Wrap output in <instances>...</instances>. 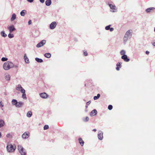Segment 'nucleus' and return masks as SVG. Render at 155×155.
<instances>
[{
    "label": "nucleus",
    "instance_id": "obj_2",
    "mask_svg": "<svg viewBox=\"0 0 155 155\" xmlns=\"http://www.w3.org/2000/svg\"><path fill=\"white\" fill-rule=\"evenodd\" d=\"M16 148V146L13 145L11 144L8 145L7 146V149L8 151L9 152H14Z\"/></svg>",
    "mask_w": 155,
    "mask_h": 155
},
{
    "label": "nucleus",
    "instance_id": "obj_4",
    "mask_svg": "<svg viewBox=\"0 0 155 155\" xmlns=\"http://www.w3.org/2000/svg\"><path fill=\"white\" fill-rule=\"evenodd\" d=\"M131 31V30H128L125 34L124 38V43L127 41L130 36L132 35Z\"/></svg>",
    "mask_w": 155,
    "mask_h": 155
},
{
    "label": "nucleus",
    "instance_id": "obj_49",
    "mask_svg": "<svg viewBox=\"0 0 155 155\" xmlns=\"http://www.w3.org/2000/svg\"><path fill=\"white\" fill-rule=\"evenodd\" d=\"M18 67V66L17 65H14V67L15 68H17Z\"/></svg>",
    "mask_w": 155,
    "mask_h": 155
},
{
    "label": "nucleus",
    "instance_id": "obj_1",
    "mask_svg": "<svg viewBox=\"0 0 155 155\" xmlns=\"http://www.w3.org/2000/svg\"><path fill=\"white\" fill-rule=\"evenodd\" d=\"M14 67V64L11 62L7 61L5 62L3 65V68L5 70H8Z\"/></svg>",
    "mask_w": 155,
    "mask_h": 155
},
{
    "label": "nucleus",
    "instance_id": "obj_51",
    "mask_svg": "<svg viewBox=\"0 0 155 155\" xmlns=\"http://www.w3.org/2000/svg\"><path fill=\"white\" fill-rule=\"evenodd\" d=\"M2 134L1 132H0V138L2 137Z\"/></svg>",
    "mask_w": 155,
    "mask_h": 155
},
{
    "label": "nucleus",
    "instance_id": "obj_19",
    "mask_svg": "<svg viewBox=\"0 0 155 155\" xmlns=\"http://www.w3.org/2000/svg\"><path fill=\"white\" fill-rule=\"evenodd\" d=\"M16 18V15L15 14L13 13L12 14V17L11 18V21H13Z\"/></svg>",
    "mask_w": 155,
    "mask_h": 155
},
{
    "label": "nucleus",
    "instance_id": "obj_34",
    "mask_svg": "<svg viewBox=\"0 0 155 155\" xmlns=\"http://www.w3.org/2000/svg\"><path fill=\"white\" fill-rule=\"evenodd\" d=\"M8 37L10 38H12L14 37V35L12 34L9 33L8 35Z\"/></svg>",
    "mask_w": 155,
    "mask_h": 155
},
{
    "label": "nucleus",
    "instance_id": "obj_20",
    "mask_svg": "<svg viewBox=\"0 0 155 155\" xmlns=\"http://www.w3.org/2000/svg\"><path fill=\"white\" fill-rule=\"evenodd\" d=\"M78 140L79 141V143H80L81 145L82 146H83L84 143V142L82 140V139L81 138H79L78 139Z\"/></svg>",
    "mask_w": 155,
    "mask_h": 155
},
{
    "label": "nucleus",
    "instance_id": "obj_42",
    "mask_svg": "<svg viewBox=\"0 0 155 155\" xmlns=\"http://www.w3.org/2000/svg\"><path fill=\"white\" fill-rule=\"evenodd\" d=\"M28 24L29 25H30L31 24V20H29L28 22Z\"/></svg>",
    "mask_w": 155,
    "mask_h": 155
},
{
    "label": "nucleus",
    "instance_id": "obj_5",
    "mask_svg": "<svg viewBox=\"0 0 155 155\" xmlns=\"http://www.w3.org/2000/svg\"><path fill=\"white\" fill-rule=\"evenodd\" d=\"M46 42V41L45 40H42L36 45V47L38 48L41 47L45 44Z\"/></svg>",
    "mask_w": 155,
    "mask_h": 155
},
{
    "label": "nucleus",
    "instance_id": "obj_26",
    "mask_svg": "<svg viewBox=\"0 0 155 155\" xmlns=\"http://www.w3.org/2000/svg\"><path fill=\"white\" fill-rule=\"evenodd\" d=\"M17 103V101L15 99H13L12 101V104L13 105H15L16 106Z\"/></svg>",
    "mask_w": 155,
    "mask_h": 155
},
{
    "label": "nucleus",
    "instance_id": "obj_12",
    "mask_svg": "<svg viewBox=\"0 0 155 155\" xmlns=\"http://www.w3.org/2000/svg\"><path fill=\"white\" fill-rule=\"evenodd\" d=\"M122 59H123L124 61L126 62H128L129 61L130 59L127 58V56L126 55H122L121 57Z\"/></svg>",
    "mask_w": 155,
    "mask_h": 155
},
{
    "label": "nucleus",
    "instance_id": "obj_7",
    "mask_svg": "<svg viewBox=\"0 0 155 155\" xmlns=\"http://www.w3.org/2000/svg\"><path fill=\"white\" fill-rule=\"evenodd\" d=\"M103 133L101 131H100L98 132V137L99 140H101L103 139Z\"/></svg>",
    "mask_w": 155,
    "mask_h": 155
},
{
    "label": "nucleus",
    "instance_id": "obj_32",
    "mask_svg": "<svg viewBox=\"0 0 155 155\" xmlns=\"http://www.w3.org/2000/svg\"><path fill=\"white\" fill-rule=\"evenodd\" d=\"M6 79L8 80L9 81L10 79V77L9 75H7L6 76Z\"/></svg>",
    "mask_w": 155,
    "mask_h": 155
},
{
    "label": "nucleus",
    "instance_id": "obj_18",
    "mask_svg": "<svg viewBox=\"0 0 155 155\" xmlns=\"http://www.w3.org/2000/svg\"><path fill=\"white\" fill-rule=\"evenodd\" d=\"M45 5L47 6L50 5L51 3V0H47L45 2Z\"/></svg>",
    "mask_w": 155,
    "mask_h": 155
},
{
    "label": "nucleus",
    "instance_id": "obj_24",
    "mask_svg": "<svg viewBox=\"0 0 155 155\" xmlns=\"http://www.w3.org/2000/svg\"><path fill=\"white\" fill-rule=\"evenodd\" d=\"M155 8L154 7H150L147 9L146 10V12L147 13L150 12L151 10H153Z\"/></svg>",
    "mask_w": 155,
    "mask_h": 155
},
{
    "label": "nucleus",
    "instance_id": "obj_17",
    "mask_svg": "<svg viewBox=\"0 0 155 155\" xmlns=\"http://www.w3.org/2000/svg\"><path fill=\"white\" fill-rule=\"evenodd\" d=\"M121 63L118 62L117 63V67L116 68V69L117 71H119L120 70V68L121 67Z\"/></svg>",
    "mask_w": 155,
    "mask_h": 155
},
{
    "label": "nucleus",
    "instance_id": "obj_33",
    "mask_svg": "<svg viewBox=\"0 0 155 155\" xmlns=\"http://www.w3.org/2000/svg\"><path fill=\"white\" fill-rule=\"evenodd\" d=\"M89 120V118L88 117H86L85 119H83V120L85 122L88 121Z\"/></svg>",
    "mask_w": 155,
    "mask_h": 155
},
{
    "label": "nucleus",
    "instance_id": "obj_29",
    "mask_svg": "<svg viewBox=\"0 0 155 155\" xmlns=\"http://www.w3.org/2000/svg\"><path fill=\"white\" fill-rule=\"evenodd\" d=\"M1 36L4 37H5L7 36V35L5 33L4 31H1Z\"/></svg>",
    "mask_w": 155,
    "mask_h": 155
},
{
    "label": "nucleus",
    "instance_id": "obj_8",
    "mask_svg": "<svg viewBox=\"0 0 155 155\" xmlns=\"http://www.w3.org/2000/svg\"><path fill=\"white\" fill-rule=\"evenodd\" d=\"M108 5H109V6H110V8L113 10L112 11L113 12H117V9L116 8V6L114 5H113L110 4H109Z\"/></svg>",
    "mask_w": 155,
    "mask_h": 155
},
{
    "label": "nucleus",
    "instance_id": "obj_16",
    "mask_svg": "<svg viewBox=\"0 0 155 155\" xmlns=\"http://www.w3.org/2000/svg\"><path fill=\"white\" fill-rule=\"evenodd\" d=\"M24 59L25 62L27 64L29 63V61L28 58L27 57L26 54H25L24 55Z\"/></svg>",
    "mask_w": 155,
    "mask_h": 155
},
{
    "label": "nucleus",
    "instance_id": "obj_46",
    "mask_svg": "<svg viewBox=\"0 0 155 155\" xmlns=\"http://www.w3.org/2000/svg\"><path fill=\"white\" fill-rule=\"evenodd\" d=\"M1 102H0V106L1 107H3L4 106V105L3 104H1Z\"/></svg>",
    "mask_w": 155,
    "mask_h": 155
},
{
    "label": "nucleus",
    "instance_id": "obj_21",
    "mask_svg": "<svg viewBox=\"0 0 155 155\" xmlns=\"http://www.w3.org/2000/svg\"><path fill=\"white\" fill-rule=\"evenodd\" d=\"M27 13L26 10H22L20 12V15L21 16H24Z\"/></svg>",
    "mask_w": 155,
    "mask_h": 155
},
{
    "label": "nucleus",
    "instance_id": "obj_10",
    "mask_svg": "<svg viewBox=\"0 0 155 155\" xmlns=\"http://www.w3.org/2000/svg\"><path fill=\"white\" fill-rule=\"evenodd\" d=\"M29 133L28 132L24 133L22 135V137L23 139H26L28 138L29 137Z\"/></svg>",
    "mask_w": 155,
    "mask_h": 155
},
{
    "label": "nucleus",
    "instance_id": "obj_27",
    "mask_svg": "<svg viewBox=\"0 0 155 155\" xmlns=\"http://www.w3.org/2000/svg\"><path fill=\"white\" fill-rule=\"evenodd\" d=\"M44 56L47 58H49L51 57V54L49 53H47L44 54Z\"/></svg>",
    "mask_w": 155,
    "mask_h": 155
},
{
    "label": "nucleus",
    "instance_id": "obj_23",
    "mask_svg": "<svg viewBox=\"0 0 155 155\" xmlns=\"http://www.w3.org/2000/svg\"><path fill=\"white\" fill-rule=\"evenodd\" d=\"M5 125V122L3 120H0V128L3 127Z\"/></svg>",
    "mask_w": 155,
    "mask_h": 155
},
{
    "label": "nucleus",
    "instance_id": "obj_22",
    "mask_svg": "<svg viewBox=\"0 0 155 155\" xmlns=\"http://www.w3.org/2000/svg\"><path fill=\"white\" fill-rule=\"evenodd\" d=\"M22 89H24L22 88V87L21 86V85L20 84H18L17 87H16V90L18 91H20Z\"/></svg>",
    "mask_w": 155,
    "mask_h": 155
},
{
    "label": "nucleus",
    "instance_id": "obj_14",
    "mask_svg": "<svg viewBox=\"0 0 155 155\" xmlns=\"http://www.w3.org/2000/svg\"><path fill=\"white\" fill-rule=\"evenodd\" d=\"M97 110L96 109H94L91 111L90 115L91 116H95L97 114Z\"/></svg>",
    "mask_w": 155,
    "mask_h": 155
},
{
    "label": "nucleus",
    "instance_id": "obj_53",
    "mask_svg": "<svg viewBox=\"0 0 155 155\" xmlns=\"http://www.w3.org/2000/svg\"><path fill=\"white\" fill-rule=\"evenodd\" d=\"M154 31H155V28H154Z\"/></svg>",
    "mask_w": 155,
    "mask_h": 155
},
{
    "label": "nucleus",
    "instance_id": "obj_31",
    "mask_svg": "<svg viewBox=\"0 0 155 155\" xmlns=\"http://www.w3.org/2000/svg\"><path fill=\"white\" fill-rule=\"evenodd\" d=\"M126 53L125 51L124 50H122L120 52V54L121 55H125Z\"/></svg>",
    "mask_w": 155,
    "mask_h": 155
},
{
    "label": "nucleus",
    "instance_id": "obj_11",
    "mask_svg": "<svg viewBox=\"0 0 155 155\" xmlns=\"http://www.w3.org/2000/svg\"><path fill=\"white\" fill-rule=\"evenodd\" d=\"M8 29L9 30L10 33L12 32L13 31L15 30V28L13 25H12L8 27Z\"/></svg>",
    "mask_w": 155,
    "mask_h": 155
},
{
    "label": "nucleus",
    "instance_id": "obj_36",
    "mask_svg": "<svg viewBox=\"0 0 155 155\" xmlns=\"http://www.w3.org/2000/svg\"><path fill=\"white\" fill-rule=\"evenodd\" d=\"M1 60L2 61H5L8 60V58H7L3 57L2 58Z\"/></svg>",
    "mask_w": 155,
    "mask_h": 155
},
{
    "label": "nucleus",
    "instance_id": "obj_6",
    "mask_svg": "<svg viewBox=\"0 0 155 155\" xmlns=\"http://www.w3.org/2000/svg\"><path fill=\"white\" fill-rule=\"evenodd\" d=\"M56 25H57V23L56 22H55V21L52 22L50 25H49L50 28L51 29H53L56 27Z\"/></svg>",
    "mask_w": 155,
    "mask_h": 155
},
{
    "label": "nucleus",
    "instance_id": "obj_41",
    "mask_svg": "<svg viewBox=\"0 0 155 155\" xmlns=\"http://www.w3.org/2000/svg\"><path fill=\"white\" fill-rule=\"evenodd\" d=\"M110 31H114V29L113 28H110Z\"/></svg>",
    "mask_w": 155,
    "mask_h": 155
},
{
    "label": "nucleus",
    "instance_id": "obj_9",
    "mask_svg": "<svg viewBox=\"0 0 155 155\" xmlns=\"http://www.w3.org/2000/svg\"><path fill=\"white\" fill-rule=\"evenodd\" d=\"M21 92L23 93L22 97V98L24 99H26L27 97L26 96V95L25 93V90L24 89H22L21 90Z\"/></svg>",
    "mask_w": 155,
    "mask_h": 155
},
{
    "label": "nucleus",
    "instance_id": "obj_45",
    "mask_svg": "<svg viewBox=\"0 0 155 155\" xmlns=\"http://www.w3.org/2000/svg\"><path fill=\"white\" fill-rule=\"evenodd\" d=\"M39 1L40 2L42 3H44L45 2V0H39Z\"/></svg>",
    "mask_w": 155,
    "mask_h": 155
},
{
    "label": "nucleus",
    "instance_id": "obj_44",
    "mask_svg": "<svg viewBox=\"0 0 155 155\" xmlns=\"http://www.w3.org/2000/svg\"><path fill=\"white\" fill-rule=\"evenodd\" d=\"M28 2L31 3L33 2L34 0H27Z\"/></svg>",
    "mask_w": 155,
    "mask_h": 155
},
{
    "label": "nucleus",
    "instance_id": "obj_30",
    "mask_svg": "<svg viewBox=\"0 0 155 155\" xmlns=\"http://www.w3.org/2000/svg\"><path fill=\"white\" fill-rule=\"evenodd\" d=\"M100 95L99 94H97V96H94V100H96L98 99L100 97Z\"/></svg>",
    "mask_w": 155,
    "mask_h": 155
},
{
    "label": "nucleus",
    "instance_id": "obj_47",
    "mask_svg": "<svg viewBox=\"0 0 155 155\" xmlns=\"http://www.w3.org/2000/svg\"><path fill=\"white\" fill-rule=\"evenodd\" d=\"M146 53L147 54H148L149 53V51H146Z\"/></svg>",
    "mask_w": 155,
    "mask_h": 155
},
{
    "label": "nucleus",
    "instance_id": "obj_3",
    "mask_svg": "<svg viewBox=\"0 0 155 155\" xmlns=\"http://www.w3.org/2000/svg\"><path fill=\"white\" fill-rule=\"evenodd\" d=\"M18 147L19 152L21 155H26V153L25 150L22 146L18 145Z\"/></svg>",
    "mask_w": 155,
    "mask_h": 155
},
{
    "label": "nucleus",
    "instance_id": "obj_28",
    "mask_svg": "<svg viewBox=\"0 0 155 155\" xmlns=\"http://www.w3.org/2000/svg\"><path fill=\"white\" fill-rule=\"evenodd\" d=\"M32 115V113L31 111H28L27 114V116L28 117H31Z\"/></svg>",
    "mask_w": 155,
    "mask_h": 155
},
{
    "label": "nucleus",
    "instance_id": "obj_25",
    "mask_svg": "<svg viewBox=\"0 0 155 155\" xmlns=\"http://www.w3.org/2000/svg\"><path fill=\"white\" fill-rule=\"evenodd\" d=\"M36 61L39 63H41L43 62V60L41 58H35Z\"/></svg>",
    "mask_w": 155,
    "mask_h": 155
},
{
    "label": "nucleus",
    "instance_id": "obj_48",
    "mask_svg": "<svg viewBox=\"0 0 155 155\" xmlns=\"http://www.w3.org/2000/svg\"><path fill=\"white\" fill-rule=\"evenodd\" d=\"M152 44L153 46H155V42L152 43Z\"/></svg>",
    "mask_w": 155,
    "mask_h": 155
},
{
    "label": "nucleus",
    "instance_id": "obj_52",
    "mask_svg": "<svg viewBox=\"0 0 155 155\" xmlns=\"http://www.w3.org/2000/svg\"><path fill=\"white\" fill-rule=\"evenodd\" d=\"M88 105H86V106H85V107H86V108H87V107H88V106H88Z\"/></svg>",
    "mask_w": 155,
    "mask_h": 155
},
{
    "label": "nucleus",
    "instance_id": "obj_37",
    "mask_svg": "<svg viewBox=\"0 0 155 155\" xmlns=\"http://www.w3.org/2000/svg\"><path fill=\"white\" fill-rule=\"evenodd\" d=\"M113 108V106L112 105H109L108 106V109L109 110H111V109H112Z\"/></svg>",
    "mask_w": 155,
    "mask_h": 155
},
{
    "label": "nucleus",
    "instance_id": "obj_39",
    "mask_svg": "<svg viewBox=\"0 0 155 155\" xmlns=\"http://www.w3.org/2000/svg\"><path fill=\"white\" fill-rule=\"evenodd\" d=\"M11 135L10 133L6 135V137H11Z\"/></svg>",
    "mask_w": 155,
    "mask_h": 155
},
{
    "label": "nucleus",
    "instance_id": "obj_13",
    "mask_svg": "<svg viewBox=\"0 0 155 155\" xmlns=\"http://www.w3.org/2000/svg\"><path fill=\"white\" fill-rule=\"evenodd\" d=\"M40 97L43 98H46L48 96V95L45 93H41L40 94Z\"/></svg>",
    "mask_w": 155,
    "mask_h": 155
},
{
    "label": "nucleus",
    "instance_id": "obj_15",
    "mask_svg": "<svg viewBox=\"0 0 155 155\" xmlns=\"http://www.w3.org/2000/svg\"><path fill=\"white\" fill-rule=\"evenodd\" d=\"M23 103L21 101L18 102L15 106L17 107H20L23 105Z\"/></svg>",
    "mask_w": 155,
    "mask_h": 155
},
{
    "label": "nucleus",
    "instance_id": "obj_38",
    "mask_svg": "<svg viewBox=\"0 0 155 155\" xmlns=\"http://www.w3.org/2000/svg\"><path fill=\"white\" fill-rule=\"evenodd\" d=\"M110 25H109L108 26H106L105 28V29L106 30H108L109 29H110Z\"/></svg>",
    "mask_w": 155,
    "mask_h": 155
},
{
    "label": "nucleus",
    "instance_id": "obj_43",
    "mask_svg": "<svg viewBox=\"0 0 155 155\" xmlns=\"http://www.w3.org/2000/svg\"><path fill=\"white\" fill-rule=\"evenodd\" d=\"M91 103V101H89L86 104L87 105H89Z\"/></svg>",
    "mask_w": 155,
    "mask_h": 155
},
{
    "label": "nucleus",
    "instance_id": "obj_40",
    "mask_svg": "<svg viewBox=\"0 0 155 155\" xmlns=\"http://www.w3.org/2000/svg\"><path fill=\"white\" fill-rule=\"evenodd\" d=\"M84 55L85 56H87L88 54L87 51H84Z\"/></svg>",
    "mask_w": 155,
    "mask_h": 155
},
{
    "label": "nucleus",
    "instance_id": "obj_35",
    "mask_svg": "<svg viewBox=\"0 0 155 155\" xmlns=\"http://www.w3.org/2000/svg\"><path fill=\"white\" fill-rule=\"evenodd\" d=\"M49 128V126L47 125H45L44 127V130H47Z\"/></svg>",
    "mask_w": 155,
    "mask_h": 155
},
{
    "label": "nucleus",
    "instance_id": "obj_50",
    "mask_svg": "<svg viewBox=\"0 0 155 155\" xmlns=\"http://www.w3.org/2000/svg\"><path fill=\"white\" fill-rule=\"evenodd\" d=\"M93 131H94V132H96V129H94L93 130Z\"/></svg>",
    "mask_w": 155,
    "mask_h": 155
}]
</instances>
